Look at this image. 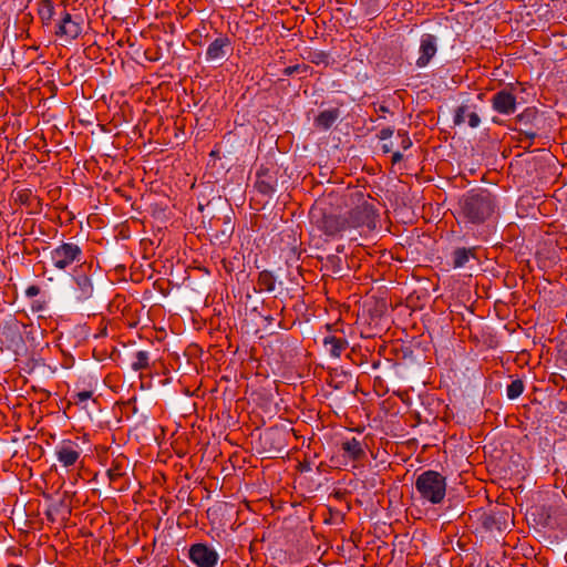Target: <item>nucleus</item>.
I'll return each mask as SVG.
<instances>
[{
  "label": "nucleus",
  "mask_w": 567,
  "mask_h": 567,
  "mask_svg": "<svg viewBox=\"0 0 567 567\" xmlns=\"http://www.w3.org/2000/svg\"><path fill=\"white\" fill-rule=\"evenodd\" d=\"M497 209V198L486 188H473L464 193L455 208L456 219L464 224L481 225Z\"/></svg>",
  "instance_id": "f257e3e1"
},
{
  "label": "nucleus",
  "mask_w": 567,
  "mask_h": 567,
  "mask_svg": "<svg viewBox=\"0 0 567 567\" xmlns=\"http://www.w3.org/2000/svg\"><path fill=\"white\" fill-rule=\"evenodd\" d=\"M414 486L420 499L432 505H439L445 498L447 483L443 474L427 470L416 477Z\"/></svg>",
  "instance_id": "f03ea898"
},
{
  "label": "nucleus",
  "mask_w": 567,
  "mask_h": 567,
  "mask_svg": "<svg viewBox=\"0 0 567 567\" xmlns=\"http://www.w3.org/2000/svg\"><path fill=\"white\" fill-rule=\"evenodd\" d=\"M516 123L519 125V128H515L519 135L517 140L520 143L528 141L526 148H529L533 145V141L538 136V132L542 130L537 109L526 107L516 116Z\"/></svg>",
  "instance_id": "7ed1b4c3"
},
{
  "label": "nucleus",
  "mask_w": 567,
  "mask_h": 567,
  "mask_svg": "<svg viewBox=\"0 0 567 567\" xmlns=\"http://www.w3.org/2000/svg\"><path fill=\"white\" fill-rule=\"evenodd\" d=\"M82 249L73 243H62L50 251V260L54 268L66 270L82 259Z\"/></svg>",
  "instance_id": "20e7f679"
},
{
  "label": "nucleus",
  "mask_w": 567,
  "mask_h": 567,
  "mask_svg": "<svg viewBox=\"0 0 567 567\" xmlns=\"http://www.w3.org/2000/svg\"><path fill=\"white\" fill-rule=\"evenodd\" d=\"M280 168L275 164L261 165L256 173L255 188L266 197L271 198L278 189Z\"/></svg>",
  "instance_id": "39448f33"
},
{
  "label": "nucleus",
  "mask_w": 567,
  "mask_h": 567,
  "mask_svg": "<svg viewBox=\"0 0 567 567\" xmlns=\"http://www.w3.org/2000/svg\"><path fill=\"white\" fill-rule=\"evenodd\" d=\"M342 431L339 429H327L323 436L327 440H330L331 443L336 446L340 445L341 450L349 456L351 461H361L365 457V452L362 447L360 441L355 437L351 440L343 441L341 440Z\"/></svg>",
  "instance_id": "423d86ee"
},
{
  "label": "nucleus",
  "mask_w": 567,
  "mask_h": 567,
  "mask_svg": "<svg viewBox=\"0 0 567 567\" xmlns=\"http://www.w3.org/2000/svg\"><path fill=\"white\" fill-rule=\"evenodd\" d=\"M187 557L195 567H216L219 561L217 550L206 543L190 545Z\"/></svg>",
  "instance_id": "0eeeda50"
},
{
  "label": "nucleus",
  "mask_w": 567,
  "mask_h": 567,
  "mask_svg": "<svg viewBox=\"0 0 567 567\" xmlns=\"http://www.w3.org/2000/svg\"><path fill=\"white\" fill-rule=\"evenodd\" d=\"M233 42L227 34H219L207 47L205 60L207 62L223 63L233 53Z\"/></svg>",
  "instance_id": "6e6552de"
},
{
  "label": "nucleus",
  "mask_w": 567,
  "mask_h": 567,
  "mask_svg": "<svg viewBox=\"0 0 567 567\" xmlns=\"http://www.w3.org/2000/svg\"><path fill=\"white\" fill-rule=\"evenodd\" d=\"M81 32V22L76 21L70 12L63 9L59 13V20L54 31L55 35L64 39L65 41H72L76 39Z\"/></svg>",
  "instance_id": "1a4fd4ad"
},
{
  "label": "nucleus",
  "mask_w": 567,
  "mask_h": 567,
  "mask_svg": "<svg viewBox=\"0 0 567 567\" xmlns=\"http://www.w3.org/2000/svg\"><path fill=\"white\" fill-rule=\"evenodd\" d=\"M512 90L513 86H511V90L503 89L492 96L491 104L495 112L504 115H511L516 112V95L512 92Z\"/></svg>",
  "instance_id": "9d476101"
},
{
  "label": "nucleus",
  "mask_w": 567,
  "mask_h": 567,
  "mask_svg": "<svg viewBox=\"0 0 567 567\" xmlns=\"http://www.w3.org/2000/svg\"><path fill=\"white\" fill-rule=\"evenodd\" d=\"M437 53V38L431 33H424L420 39L419 58L416 59L417 68H425Z\"/></svg>",
  "instance_id": "9b49d317"
},
{
  "label": "nucleus",
  "mask_w": 567,
  "mask_h": 567,
  "mask_svg": "<svg viewBox=\"0 0 567 567\" xmlns=\"http://www.w3.org/2000/svg\"><path fill=\"white\" fill-rule=\"evenodd\" d=\"M80 455L81 450L79 444L71 440H64L55 447V456L64 467L75 465Z\"/></svg>",
  "instance_id": "f8f14e48"
},
{
  "label": "nucleus",
  "mask_w": 567,
  "mask_h": 567,
  "mask_svg": "<svg viewBox=\"0 0 567 567\" xmlns=\"http://www.w3.org/2000/svg\"><path fill=\"white\" fill-rule=\"evenodd\" d=\"M326 210V208L323 209ZM348 225L347 219L340 214L336 212H327L322 213L321 218V230L329 236L336 237L340 235L343 230H346Z\"/></svg>",
  "instance_id": "ddd939ff"
},
{
  "label": "nucleus",
  "mask_w": 567,
  "mask_h": 567,
  "mask_svg": "<svg viewBox=\"0 0 567 567\" xmlns=\"http://www.w3.org/2000/svg\"><path fill=\"white\" fill-rule=\"evenodd\" d=\"M482 525L488 532L502 533L506 530L511 525L508 509L495 511L484 515Z\"/></svg>",
  "instance_id": "4468645a"
},
{
  "label": "nucleus",
  "mask_w": 567,
  "mask_h": 567,
  "mask_svg": "<svg viewBox=\"0 0 567 567\" xmlns=\"http://www.w3.org/2000/svg\"><path fill=\"white\" fill-rule=\"evenodd\" d=\"M348 344L342 328H334L333 337L329 340L322 339L323 349L332 359L340 358L342 352L348 348Z\"/></svg>",
  "instance_id": "2eb2a0df"
},
{
  "label": "nucleus",
  "mask_w": 567,
  "mask_h": 567,
  "mask_svg": "<svg viewBox=\"0 0 567 567\" xmlns=\"http://www.w3.org/2000/svg\"><path fill=\"white\" fill-rule=\"evenodd\" d=\"M73 280L76 284V299L79 301H85L93 295V285L91 278L85 275L82 270H75Z\"/></svg>",
  "instance_id": "dca6fc26"
},
{
  "label": "nucleus",
  "mask_w": 567,
  "mask_h": 567,
  "mask_svg": "<svg viewBox=\"0 0 567 567\" xmlns=\"http://www.w3.org/2000/svg\"><path fill=\"white\" fill-rule=\"evenodd\" d=\"M465 118L468 120V126L472 128L477 127L481 123L478 114L475 111H471L470 105L462 104L456 107L453 122L455 125H461L465 122Z\"/></svg>",
  "instance_id": "f3484780"
},
{
  "label": "nucleus",
  "mask_w": 567,
  "mask_h": 567,
  "mask_svg": "<svg viewBox=\"0 0 567 567\" xmlns=\"http://www.w3.org/2000/svg\"><path fill=\"white\" fill-rule=\"evenodd\" d=\"M326 303L324 311L329 317V320L324 323L326 330L331 332L333 327L342 328L343 323L341 321V311L338 302L327 298Z\"/></svg>",
  "instance_id": "a211bd4d"
},
{
  "label": "nucleus",
  "mask_w": 567,
  "mask_h": 567,
  "mask_svg": "<svg viewBox=\"0 0 567 567\" xmlns=\"http://www.w3.org/2000/svg\"><path fill=\"white\" fill-rule=\"evenodd\" d=\"M321 195L324 197V204H328L331 206V208H332L331 212L342 209V207L344 206V198L342 196L341 187H339L338 189H334V188L329 189L327 187L323 189Z\"/></svg>",
  "instance_id": "6ab92c4d"
},
{
  "label": "nucleus",
  "mask_w": 567,
  "mask_h": 567,
  "mask_svg": "<svg viewBox=\"0 0 567 567\" xmlns=\"http://www.w3.org/2000/svg\"><path fill=\"white\" fill-rule=\"evenodd\" d=\"M476 248L458 247L452 252V265L454 268H461L466 265L471 257H475Z\"/></svg>",
  "instance_id": "aec40b11"
},
{
  "label": "nucleus",
  "mask_w": 567,
  "mask_h": 567,
  "mask_svg": "<svg viewBox=\"0 0 567 567\" xmlns=\"http://www.w3.org/2000/svg\"><path fill=\"white\" fill-rule=\"evenodd\" d=\"M38 14L43 25H49L55 16L52 0H40L38 2Z\"/></svg>",
  "instance_id": "412c9836"
},
{
  "label": "nucleus",
  "mask_w": 567,
  "mask_h": 567,
  "mask_svg": "<svg viewBox=\"0 0 567 567\" xmlns=\"http://www.w3.org/2000/svg\"><path fill=\"white\" fill-rule=\"evenodd\" d=\"M258 286L260 290L274 292L276 290L275 276L268 270L261 271L258 277Z\"/></svg>",
  "instance_id": "4be33fe9"
},
{
  "label": "nucleus",
  "mask_w": 567,
  "mask_h": 567,
  "mask_svg": "<svg viewBox=\"0 0 567 567\" xmlns=\"http://www.w3.org/2000/svg\"><path fill=\"white\" fill-rule=\"evenodd\" d=\"M150 362V353L147 351H137L135 353L134 360L131 364V368L134 371H141L148 368Z\"/></svg>",
  "instance_id": "5701e85b"
},
{
  "label": "nucleus",
  "mask_w": 567,
  "mask_h": 567,
  "mask_svg": "<svg viewBox=\"0 0 567 567\" xmlns=\"http://www.w3.org/2000/svg\"><path fill=\"white\" fill-rule=\"evenodd\" d=\"M340 116L338 107L321 111V127L329 128Z\"/></svg>",
  "instance_id": "b1692460"
},
{
  "label": "nucleus",
  "mask_w": 567,
  "mask_h": 567,
  "mask_svg": "<svg viewBox=\"0 0 567 567\" xmlns=\"http://www.w3.org/2000/svg\"><path fill=\"white\" fill-rule=\"evenodd\" d=\"M310 66L305 63L286 66L282 74L287 76L299 75L300 79L307 76Z\"/></svg>",
  "instance_id": "393cba45"
},
{
  "label": "nucleus",
  "mask_w": 567,
  "mask_h": 567,
  "mask_svg": "<svg viewBox=\"0 0 567 567\" xmlns=\"http://www.w3.org/2000/svg\"><path fill=\"white\" fill-rule=\"evenodd\" d=\"M524 382L520 379H516L511 382V384L507 385V398L509 400L517 399L524 391Z\"/></svg>",
  "instance_id": "a878e982"
},
{
  "label": "nucleus",
  "mask_w": 567,
  "mask_h": 567,
  "mask_svg": "<svg viewBox=\"0 0 567 567\" xmlns=\"http://www.w3.org/2000/svg\"><path fill=\"white\" fill-rule=\"evenodd\" d=\"M332 394H333L332 391H330V392L324 391V393L322 395H323L324 399L330 400V402L327 404V406L331 411H334V408H339L340 406L339 405L340 398L338 395L332 398Z\"/></svg>",
  "instance_id": "bb28decb"
},
{
  "label": "nucleus",
  "mask_w": 567,
  "mask_h": 567,
  "mask_svg": "<svg viewBox=\"0 0 567 567\" xmlns=\"http://www.w3.org/2000/svg\"><path fill=\"white\" fill-rule=\"evenodd\" d=\"M92 391H80L75 394L76 403H83L92 398Z\"/></svg>",
  "instance_id": "cd10ccee"
},
{
  "label": "nucleus",
  "mask_w": 567,
  "mask_h": 567,
  "mask_svg": "<svg viewBox=\"0 0 567 567\" xmlns=\"http://www.w3.org/2000/svg\"><path fill=\"white\" fill-rule=\"evenodd\" d=\"M328 509L330 512V517L329 518H324V523L326 524H332L334 523L336 520L338 519H341V515H340V512L339 511H336V512H332V509L328 506Z\"/></svg>",
  "instance_id": "c85d7f7f"
},
{
  "label": "nucleus",
  "mask_w": 567,
  "mask_h": 567,
  "mask_svg": "<svg viewBox=\"0 0 567 567\" xmlns=\"http://www.w3.org/2000/svg\"><path fill=\"white\" fill-rule=\"evenodd\" d=\"M399 136L402 137V141H401L402 148L403 150L410 148L412 145V142H411L410 137L408 136V134L406 133L402 134L401 132H399Z\"/></svg>",
  "instance_id": "c756f323"
},
{
  "label": "nucleus",
  "mask_w": 567,
  "mask_h": 567,
  "mask_svg": "<svg viewBox=\"0 0 567 567\" xmlns=\"http://www.w3.org/2000/svg\"><path fill=\"white\" fill-rule=\"evenodd\" d=\"M40 293V288L35 285L29 286L25 289V296L29 298L35 297Z\"/></svg>",
  "instance_id": "7c9ffc66"
},
{
  "label": "nucleus",
  "mask_w": 567,
  "mask_h": 567,
  "mask_svg": "<svg viewBox=\"0 0 567 567\" xmlns=\"http://www.w3.org/2000/svg\"><path fill=\"white\" fill-rule=\"evenodd\" d=\"M392 134H393V130L390 128V127H385V128H382L380 131V135L379 136H380L381 140H386V138L391 137Z\"/></svg>",
  "instance_id": "2f4dec72"
},
{
  "label": "nucleus",
  "mask_w": 567,
  "mask_h": 567,
  "mask_svg": "<svg viewBox=\"0 0 567 567\" xmlns=\"http://www.w3.org/2000/svg\"><path fill=\"white\" fill-rule=\"evenodd\" d=\"M312 465L313 463H311L310 461H303L302 463H300V471L303 473V472H310L312 471Z\"/></svg>",
  "instance_id": "473e14b6"
},
{
  "label": "nucleus",
  "mask_w": 567,
  "mask_h": 567,
  "mask_svg": "<svg viewBox=\"0 0 567 567\" xmlns=\"http://www.w3.org/2000/svg\"><path fill=\"white\" fill-rule=\"evenodd\" d=\"M402 159H403V155H402L400 152H394V153L392 154V158H391L392 164H398V163H400Z\"/></svg>",
  "instance_id": "72a5a7b5"
},
{
  "label": "nucleus",
  "mask_w": 567,
  "mask_h": 567,
  "mask_svg": "<svg viewBox=\"0 0 567 567\" xmlns=\"http://www.w3.org/2000/svg\"><path fill=\"white\" fill-rule=\"evenodd\" d=\"M334 328H336V327H333V328H332V330H334ZM332 337H333V331H331V332H330V331H328V330H327V334L323 337V339L329 340V339H330V338H332Z\"/></svg>",
  "instance_id": "f704fd0d"
},
{
  "label": "nucleus",
  "mask_w": 567,
  "mask_h": 567,
  "mask_svg": "<svg viewBox=\"0 0 567 567\" xmlns=\"http://www.w3.org/2000/svg\"><path fill=\"white\" fill-rule=\"evenodd\" d=\"M320 59L321 63L328 64L327 55L323 52H321Z\"/></svg>",
  "instance_id": "c9c22d12"
},
{
  "label": "nucleus",
  "mask_w": 567,
  "mask_h": 567,
  "mask_svg": "<svg viewBox=\"0 0 567 567\" xmlns=\"http://www.w3.org/2000/svg\"><path fill=\"white\" fill-rule=\"evenodd\" d=\"M378 111L381 112V113H388L389 109L386 106H384V105H380Z\"/></svg>",
  "instance_id": "e433bc0d"
},
{
  "label": "nucleus",
  "mask_w": 567,
  "mask_h": 567,
  "mask_svg": "<svg viewBox=\"0 0 567 567\" xmlns=\"http://www.w3.org/2000/svg\"><path fill=\"white\" fill-rule=\"evenodd\" d=\"M310 216L312 218H315L317 216V209L315 208V206H312L311 209H310Z\"/></svg>",
  "instance_id": "4c0bfd02"
},
{
  "label": "nucleus",
  "mask_w": 567,
  "mask_h": 567,
  "mask_svg": "<svg viewBox=\"0 0 567 567\" xmlns=\"http://www.w3.org/2000/svg\"><path fill=\"white\" fill-rule=\"evenodd\" d=\"M328 260H329V261H331L332 264H333L336 260H337V261H339V259H338V258H336L334 256L329 257V258H328Z\"/></svg>",
  "instance_id": "58836bf2"
},
{
  "label": "nucleus",
  "mask_w": 567,
  "mask_h": 567,
  "mask_svg": "<svg viewBox=\"0 0 567 567\" xmlns=\"http://www.w3.org/2000/svg\"><path fill=\"white\" fill-rule=\"evenodd\" d=\"M331 466H337V462H334L333 456L331 457Z\"/></svg>",
  "instance_id": "ea45409f"
},
{
  "label": "nucleus",
  "mask_w": 567,
  "mask_h": 567,
  "mask_svg": "<svg viewBox=\"0 0 567 567\" xmlns=\"http://www.w3.org/2000/svg\"><path fill=\"white\" fill-rule=\"evenodd\" d=\"M313 123H315V124L319 123V116H316V117L313 118Z\"/></svg>",
  "instance_id": "a19ab883"
},
{
  "label": "nucleus",
  "mask_w": 567,
  "mask_h": 567,
  "mask_svg": "<svg viewBox=\"0 0 567 567\" xmlns=\"http://www.w3.org/2000/svg\"><path fill=\"white\" fill-rule=\"evenodd\" d=\"M483 96H484V94H483V93H480V94H478V99H480V100H483Z\"/></svg>",
  "instance_id": "79ce46f5"
},
{
  "label": "nucleus",
  "mask_w": 567,
  "mask_h": 567,
  "mask_svg": "<svg viewBox=\"0 0 567 567\" xmlns=\"http://www.w3.org/2000/svg\"><path fill=\"white\" fill-rule=\"evenodd\" d=\"M110 476H113V470H109Z\"/></svg>",
  "instance_id": "37998d69"
},
{
  "label": "nucleus",
  "mask_w": 567,
  "mask_h": 567,
  "mask_svg": "<svg viewBox=\"0 0 567 567\" xmlns=\"http://www.w3.org/2000/svg\"><path fill=\"white\" fill-rule=\"evenodd\" d=\"M493 123H499L496 117L493 118Z\"/></svg>",
  "instance_id": "c03bdc74"
}]
</instances>
